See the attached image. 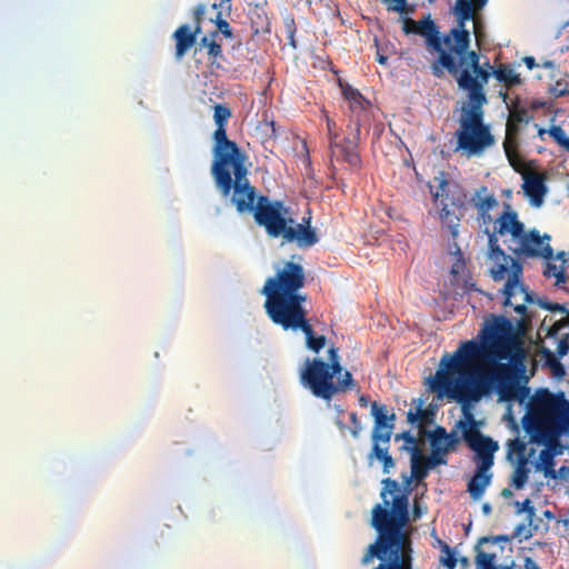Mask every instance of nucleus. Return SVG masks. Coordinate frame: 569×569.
I'll return each mask as SVG.
<instances>
[{"label": "nucleus", "instance_id": "nucleus-1", "mask_svg": "<svg viewBox=\"0 0 569 569\" xmlns=\"http://www.w3.org/2000/svg\"><path fill=\"white\" fill-rule=\"evenodd\" d=\"M511 322L491 315L480 331L481 342L467 340L445 353L431 389L467 405L496 390L499 401L525 402L530 389L520 383L525 351L511 332Z\"/></svg>", "mask_w": 569, "mask_h": 569}, {"label": "nucleus", "instance_id": "nucleus-2", "mask_svg": "<svg viewBox=\"0 0 569 569\" xmlns=\"http://www.w3.org/2000/svg\"><path fill=\"white\" fill-rule=\"evenodd\" d=\"M247 153L229 158L224 162L211 164V174L216 187L227 197L233 189L231 202L239 213L253 212L254 221L263 227L271 238H282L284 242L308 248L318 242L316 230L310 226V218L296 222L291 209L281 200H271L267 196L257 197L256 188L247 178Z\"/></svg>", "mask_w": 569, "mask_h": 569}, {"label": "nucleus", "instance_id": "nucleus-3", "mask_svg": "<svg viewBox=\"0 0 569 569\" xmlns=\"http://www.w3.org/2000/svg\"><path fill=\"white\" fill-rule=\"evenodd\" d=\"M483 232L488 236L487 257L493 263L490 269L491 278L495 281L507 278L501 289L505 296L503 303L513 307L517 313L525 316L526 303L532 302V297L521 282L522 264L500 248L498 238L510 234L512 239L519 241V247L511 249L515 254L528 258L542 257L545 260L553 259V250L548 242L551 238L547 233L540 236L536 229L526 232L525 224L509 206H506V210L496 219L492 230L487 228Z\"/></svg>", "mask_w": 569, "mask_h": 569}, {"label": "nucleus", "instance_id": "nucleus-4", "mask_svg": "<svg viewBox=\"0 0 569 569\" xmlns=\"http://www.w3.org/2000/svg\"><path fill=\"white\" fill-rule=\"evenodd\" d=\"M381 483L382 502L373 506L370 520L378 536L360 562L368 566L377 558L380 562L373 569H412V542L403 530L408 522L407 496L397 493L396 481L383 479Z\"/></svg>", "mask_w": 569, "mask_h": 569}, {"label": "nucleus", "instance_id": "nucleus-5", "mask_svg": "<svg viewBox=\"0 0 569 569\" xmlns=\"http://www.w3.org/2000/svg\"><path fill=\"white\" fill-rule=\"evenodd\" d=\"M296 258L301 260L292 256L291 260L274 266V274L266 280L260 291L266 297V313L273 323L306 310L307 296L300 293L306 284V270Z\"/></svg>", "mask_w": 569, "mask_h": 569}, {"label": "nucleus", "instance_id": "nucleus-6", "mask_svg": "<svg viewBox=\"0 0 569 569\" xmlns=\"http://www.w3.org/2000/svg\"><path fill=\"white\" fill-rule=\"evenodd\" d=\"M438 59L431 64L432 74L437 78L447 70L457 81L458 88L467 92V97H487L485 86L491 72L480 64V54L475 50H457L456 42L441 46Z\"/></svg>", "mask_w": 569, "mask_h": 569}, {"label": "nucleus", "instance_id": "nucleus-7", "mask_svg": "<svg viewBox=\"0 0 569 569\" xmlns=\"http://www.w3.org/2000/svg\"><path fill=\"white\" fill-rule=\"evenodd\" d=\"M569 420V401L563 393L543 389L530 399L522 419L523 429L532 443L541 445L559 433Z\"/></svg>", "mask_w": 569, "mask_h": 569}, {"label": "nucleus", "instance_id": "nucleus-8", "mask_svg": "<svg viewBox=\"0 0 569 569\" xmlns=\"http://www.w3.org/2000/svg\"><path fill=\"white\" fill-rule=\"evenodd\" d=\"M487 103V97H467L461 103L459 129L456 132L457 150L468 156H479L495 143V138L483 121V107Z\"/></svg>", "mask_w": 569, "mask_h": 569}, {"label": "nucleus", "instance_id": "nucleus-9", "mask_svg": "<svg viewBox=\"0 0 569 569\" xmlns=\"http://www.w3.org/2000/svg\"><path fill=\"white\" fill-rule=\"evenodd\" d=\"M431 453L427 456L423 452L422 443L417 440L410 432H403L396 436V440L403 439L405 443L400 447L410 456V462H446L445 456L456 449L459 438L455 433H447L443 427L436 429L428 435Z\"/></svg>", "mask_w": 569, "mask_h": 569}, {"label": "nucleus", "instance_id": "nucleus-10", "mask_svg": "<svg viewBox=\"0 0 569 569\" xmlns=\"http://www.w3.org/2000/svg\"><path fill=\"white\" fill-rule=\"evenodd\" d=\"M371 415L375 420L372 430V450L369 459L376 458L380 462H393L388 453L389 443L395 428L396 415L389 412L388 407L373 401L371 403Z\"/></svg>", "mask_w": 569, "mask_h": 569}, {"label": "nucleus", "instance_id": "nucleus-11", "mask_svg": "<svg viewBox=\"0 0 569 569\" xmlns=\"http://www.w3.org/2000/svg\"><path fill=\"white\" fill-rule=\"evenodd\" d=\"M359 122L360 120L358 119L355 127L347 124L348 136L329 143L330 170L332 177L337 174V169L333 164L335 161L347 163L351 170L358 171L362 167V160L358 151L361 134Z\"/></svg>", "mask_w": 569, "mask_h": 569}, {"label": "nucleus", "instance_id": "nucleus-12", "mask_svg": "<svg viewBox=\"0 0 569 569\" xmlns=\"http://www.w3.org/2000/svg\"><path fill=\"white\" fill-rule=\"evenodd\" d=\"M230 118L231 110L228 106L217 103L213 107V120L217 128L212 134V162H224L229 158L246 153L234 141L230 140L227 136V123Z\"/></svg>", "mask_w": 569, "mask_h": 569}, {"label": "nucleus", "instance_id": "nucleus-13", "mask_svg": "<svg viewBox=\"0 0 569 569\" xmlns=\"http://www.w3.org/2000/svg\"><path fill=\"white\" fill-rule=\"evenodd\" d=\"M300 381L317 398L329 401L336 395L335 381L330 377L327 362L322 359L308 358L300 372Z\"/></svg>", "mask_w": 569, "mask_h": 569}, {"label": "nucleus", "instance_id": "nucleus-14", "mask_svg": "<svg viewBox=\"0 0 569 569\" xmlns=\"http://www.w3.org/2000/svg\"><path fill=\"white\" fill-rule=\"evenodd\" d=\"M470 423H462V437L468 447L476 453L478 462H493L495 452L499 446L491 438L483 436L475 426L471 415H469Z\"/></svg>", "mask_w": 569, "mask_h": 569}, {"label": "nucleus", "instance_id": "nucleus-15", "mask_svg": "<svg viewBox=\"0 0 569 569\" xmlns=\"http://www.w3.org/2000/svg\"><path fill=\"white\" fill-rule=\"evenodd\" d=\"M477 10L476 4L468 0H458L456 2L455 13L458 18V26L442 37L445 44H449L453 40L456 49L459 51L470 47V32L465 28V22L472 19Z\"/></svg>", "mask_w": 569, "mask_h": 569}, {"label": "nucleus", "instance_id": "nucleus-16", "mask_svg": "<svg viewBox=\"0 0 569 569\" xmlns=\"http://www.w3.org/2000/svg\"><path fill=\"white\" fill-rule=\"evenodd\" d=\"M402 30L406 34H419L426 39L427 47L438 52L443 46V39L440 36L439 28L431 19L430 14L419 21L409 17L402 18Z\"/></svg>", "mask_w": 569, "mask_h": 569}, {"label": "nucleus", "instance_id": "nucleus-17", "mask_svg": "<svg viewBox=\"0 0 569 569\" xmlns=\"http://www.w3.org/2000/svg\"><path fill=\"white\" fill-rule=\"evenodd\" d=\"M531 117L527 109L515 108L510 112V117L507 122V133L503 141V149L510 164L519 171L518 167V153H517V134L519 132V123L529 122Z\"/></svg>", "mask_w": 569, "mask_h": 569}, {"label": "nucleus", "instance_id": "nucleus-18", "mask_svg": "<svg viewBox=\"0 0 569 569\" xmlns=\"http://www.w3.org/2000/svg\"><path fill=\"white\" fill-rule=\"evenodd\" d=\"M277 326H280L283 330H301L305 333L306 337V346L311 351L318 353L327 342V339L325 336H316L315 331L309 323V320L307 318V311H301L297 315H293L282 321H279L276 323Z\"/></svg>", "mask_w": 569, "mask_h": 569}, {"label": "nucleus", "instance_id": "nucleus-19", "mask_svg": "<svg viewBox=\"0 0 569 569\" xmlns=\"http://www.w3.org/2000/svg\"><path fill=\"white\" fill-rule=\"evenodd\" d=\"M470 203L477 210V220L478 222L485 227V230L489 228L491 223H496L490 211L497 209L499 207V200L491 192L488 187L481 186L475 190L470 198Z\"/></svg>", "mask_w": 569, "mask_h": 569}, {"label": "nucleus", "instance_id": "nucleus-20", "mask_svg": "<svg viewBox=\"0 0 569 569\" xmlns=\"http://www.w3.org/2000/svg\"><path fill=\"white\" fill-rule=\"evenodd\" d=\"M438 181L437 191L433 192V199L439 202L441 207H452L455 209H462L467 201V193L456 182H451L446 179L445 174L441 173L437 177Z\"/></svg>", "mask_w": 569, "mask_h": 569}, {"label": "nucleus", "instance_id": "nucleus-21", "mask_svg": "<svg viewBox=\"0 0 569 569\" xmlns=\"http://www.w3.org/2000/svg\"><path fill=\"white\" fill-rule=\"evenodd\" d=\"M536 449L528 447V445L515 438L508 442L507 460L508 462H553V452L545 448L540 451L539 457L536 459Z\"/></svg>", "mask_w": 569, "mask_h": 569}, {"label": "nucleus", "instance_id": "nucleus-22", "mask_svg": "<svg viewBox=\"0 0 569 569\" xmlns=\"http://www.w3.org/2000/svg\"><path fill=\"white\" fill-rule=\"evenodd\" d=\"M522 188L526 196L529 197L532 206L540 207L542 204L543 197L547 193L543 176L536 172L523 173Z\"/></svg>", "mask_w": 569, "mask_h": 569}, {"label": "nucleus", "instance_id": "nucleus-23", "mask_svg": "<svg viewBox=\"0 0 569 569\" xmlns=\"http://www.w3.org/2000/svg\"><path fill=\"white\" fill-rule=\"evenodd\" d=\"M201 27L194 26V30H191L188 24L180 26L173 33L176 40V59L180 60L187 51L196 43L197 36L200 33Z\"/></svg>", "mask_w": 569, "mask_h": 569}, {"label": "nucleus", "instance_id": "nucleus-24", "mask_svg": "<svg viewBox=\"0 0 569 569\" xmlns=\"http://www.w3.org/2000/svg\"><path fill=\"white\" fill-rule=\"evenodd\" d=\"M478 468L475 472V475L471 477V479L468 482V492L470 493L471 498L475 500L480 499L487 487L490 485L492 479V473L490 472V468L493 465H477Z\"/></svg>", "mask_w": 569, "mask_h": 569}, {"label": "nucleus", "instance_id": "nucleus-25", "mask_svg": "<svg viewBox=\"0 0 569 569\" xmlns=\"http://www.w3.org/2000/svg\"><path fill=\"white\" fill-rule=\"evenodd\" d=\"M248 17L250 19L251 30L253 36L270 32V19L266 12V8L248 9Z\"/></svg>", "mask_w": 569, "mask_h": 569}, {"label": "nucleus", "instance_id": "nucleus-26", "mask_svg": "<svg viewBox=\"0 0 569 569\" xmlns=\"http://www.w3.org/2000/svg\"><path fill=\"white\" fill-rule=\"evenodd\" d=\"M370 102L362 96L359 100H352L349 102L350 118L349 123L355 127L356 121L360 120V128L369 121V109Z\"/></svg>", "mask_w": 569, "mask_h": 569}, {"label": "nucleus", "instance_id": "nucleus-27", "mask_svg": "<svg viewBox=\"0 0 569 569\" xmlns=\"http://www.w3.org/2000/svg\"><path fill=\"white\" fill-rule=\"evenodd\" d=\"M493 76L507 88H512L522 83L520 74L517 73L513 67L509 63H500L497 66V68L493 69Z\"/></svg>", "mask_w": 569, "mask_h": 569}, {"label": "nucleus", "instance_id": "nucleus-28", "mask_svg": "<svg viewBox=\"0 0 569 569\" xmlns=\"http://www.w3.org/2000/svg\"><path fill=\"white\" fill-rule=\"evenodd\" d=\"M439 465H411V475L409 478H406V480H405L406 487H409L412 480L420 482L421 480H423L427 477L428 471L430 469H435ZM388 479L390 480V478H388ZM391 481H393V480L391 479ZM395 481L398 482L397 480H395ZM397 485H399V483H397ZM398 492L405 493L407 496V500L409 501L410 489L406 488V490H402L400 488V486H398L397 493Z\"/></svg>", "mask_w": 569, "mask_h": 569}, {"label": "nucleus", "instance_id": "nucleus-29", "mask_svg": "<svg viewBox=\"0 0 569 569\" xmlns=\"http://www.w3.org/2000/svg\"><path fill=\"white\" fill-rule=\"evenodd\" d=\"M439 217L441 223L450 230V233L453 238L458 236V227L460 224V216L456 213L455 210H451L449 207H441Z\"/></svg>", "mask_w": 569, "mask_h": 569}, {"label": "nucleus", "instance_id": "nucleus-30", "mask_svg": "<svg viewBox=\"0 0 569 569\" xmlns=\"http://www.w3.org/2000/svg\"><path fill=\"white\" fill-rule=\"evenodd\" d=\"M536 471H543L546 477L558 479L569 485V466L561 465L559 470H555L556 465H533Z\"/></svg>", "mask_w": 569, "mask_h": 569}, {"label": "nucleus", "instance_id": "nucleus-31", "mask_svg": "<svg viewBox=\"0 0 569 569\" xmlns=\"http://www.w3.org/2000/svg\"><path fill=\"white\" fill-rule=\"evenodd\" d=\"M543 276L548 279L555 278L556 284L559 287L567 282L565 267L562 264H557L552 259L546 260Z\"/></svg>", "mask_w": 569, "mask_h": 569}, {"label": "nucleus", "instance_id": "nucleus-32", "mask_svg": "<svg viewBox=\"0 0 569 569\" xmlns=\"http://www.w3.org/2000/svg\"><path fill=\"white\" fill-rule=\"evenodd\" d=\"M515 466L516 468L510 478V486L513 487L516 490H520L526 486L531 469L528 467V465Z\"/></svg>", "mask_w": 569, "mask_h": 569}, {"label": "nucleus", "instance_id": "nucleus-33", "mask_svg": "<svg viewBox=\"0 0 569 569\" xmlns=\"http://www.w3.org/2000/svg\"><path fill=\"white\" fill-rule=\"evenodd\" d=\"M327 367L332 380L335 376H339L343 371V368L340 363L339 349L335 346H331L328 350Z\"/></svg>", "mask_w": 569, "mask_h": 569}, {"label": "nucleus", "instance_id": "nucleus-34", "mask_svg": "<svg viewBox=\"0 0 569 569\" xmlns=\"http://www.w3.org/2000/svg\"><path fill=\"white\" fill-rule=\"evenodd\" d=\"M476 565L479 569H495V560L496 555L495 553H488L485 552L480 547L479 543L476 546Z\"/></svg>", "mask_w": 569, "mask_h": 569}, {"label": "nucleus", "instance_id": "nucleus-35", "mask_svg": "<svg viewBox=\"0 0 569 569\" xmlns=\"http://www.w3.org/2000/svg\"><path fill=\"white\" fill-rule=\"evenodd\" d=\"M439 542V546L441 548V552L443 553L441 557H440V562L447 568V569H456V566H457V558H456V555H455V551L452 550V548L446 543L445 541L442 540H438Z\"/></svg>", "mask_w": 569, "mask_h": 569}, {"label": "nucleus", "instance_id": "nucleus-36", "mask_svg": "<svg viewBox=\"0 0 569 569\" xmlns=\"http://www.w3.org/2000/svg\"><path fill=\"white\" fill-rule=\"evenodd\" d=\"M336 388V395L339 392H346L348 390H355L357 388V383L355 382L352 375L345 370L341 375H339L338 381L333 383Z\"/></svg>", "mask_w": 569, "mask_h": 569}, {"label": "nucleus", "instance_id": "nucleus-37", "mask_svg": "<svg viewBox=\"0 0 569 569\" xmlns=\"http://www.w3.org/2000/svg\"><path fill=\"white\" fill-rule=\"evenodd\" d=\"M388 11L398 12L400 14H408L413 12V8L407 6L408 0H381Z\"/></svg>", "mask_w": 569, "mask_h": 569}, {"label": "nucleus", "instance_id": "nucleus-38", "mask_svg": "<svg viewBox=\"0 0 569 569\" xmlns=\"http://www.w3.org/2000/svg\"><path fill=\"white\" fill-rule=\"evenodd\" d=\"M200 44L208 49V54L212 59V62H214L217 58L222 57L221 46L216 40L203 37Z\"/></svg>", "mask_w": 569, "mask_h": 569}, {"label": "nucleus", "instance_id": "nucleus-39", "mask_svg": "<svg viewBox=\"0 0 569 569\" xmlns=\"http://www.w3.org/2000/svg\"><path fill=\"white\" fill-rule=\"evenodd\" d=\"M550 137L563 149L569 152V137H567L565 130L559 126H552L549 129Z\"/></svg>", "mask_w": 569, "mask_h": 569}, {"label": "nucleus", "instance_id": "nucleus-40", "mask_svg": "<svg viewBox=\"0 0 569 569\" xmlns=\"http://www.w3.org/2000/svg\"><path fill=\"white\" fill-rule=\"evenodd\" d=\"M214 21L218 31L212 32L211 37H216L218 32H221L224 38H232L233 34L230 24L226 19H222V13L220 11L217 13Z\"/></svg>", "mask_w": 569, "mask_h": 569}, {"label": "nucleus", "instance_id": "nucleus-41", "mask_svg": "<svg viewBox=\"0 0 569 569\" xmlns=\"http://www.w3.org/2000/svg\"><path fill=\"white\" fill-rule=\"evenodd\" d=\"M516 506L518 508L517 509L518 513H521V512L527 513V519H528L529 526H532V521H533V517H535V508L531 503V500L527 498L521 503L517 502Z\"/></svg>", "mask_w": 569, "mask_h": 569}, {"label": "nucleus", "instance_id": "nucleus-42", "mask_svg": "<svg viewBox=\"0 0 569 569\" xmlns=\"http://www.w3.org/2000/svg\"><path fill=\"white\" fill-rule=\"evenodd\" d=\"M284 29H286V33H287L288 43L291 47L296 48L297 44H296V40H295V33L297 31V28H296V22H295L293 18L287 17L284 19Z\"/></svg>", "mask_w": 569, "mask_h": 569}, {"label": "nucleus", "instance_id": "nucleus-43", "mask_svg": "<svg viewBox=\"0 0 569 569\" xmlns=\"http://www.w3.org/2000/svg\"><path fill=\"white\" fill-rule=\"evenodd\" d=\"M325 119L327 123V136L329 143L341 138L337 131V123L327 114V112H325Z\"/></svg>", "mask_w": 569, "mask_h": 569}, {"label": "nucleus", "instance_id": "nucleus-44", "mask_svg": "<svg viewBox=\"0 0 569 569\" xmlns=\"http://www.w3.org/2000/svg\"><path fill=\"white\" fill-rule=\"evenodd\" d=\"M341 90L343 98L348 101V103L352 100H359L362 97L360 91L358 89L352 88L350 84H341Z\"/></svg>", "mask_w": 569, "mask_h": 569}, {"label": "nucleus", "instance_id": "nucleus-45", "mask_svg": "<svg viewBox=\"0 0 569 569\" xmlns=\"http://www.w3.org/2000/svg\"><path fill=\"white\" fill-rule=\"evenodd\" d=\"M548 363L555 377L561 378L565 376L566 371L563 366L551 353H549Z\"/></svg>", "mask_w": 569, "mask_h": 569}, {"label": "nucleus", "instance_id": "nucleus-46", "mask_svg": "<svg viewBox=\"0 0 569 569\" xmlns=\"http://www.w3.org/2000/svg\"><path fill=\"white\" fill-rule=\"evenodd\" d=\"M428 417V412L426 410H421L420 408L417 410V412L409 411L408 412V421L411 423H415L416 421H426Z\"/></svg>", "mask_w": 569, "mask_h": 569}, {"label": "nucleus", "instance_id": "nucleus-47", "mask_svg": "<svg viewBox=\"0 0 569 569\" xmlns=\"http://www.w3.org/2000/svg\"><path fill=\"white\" fill-rule=\"evenodd\" d=\"M349 418L351 422V433L355 438H357L362 429L361 423L356 412H351Z\"/></svg>", "mask_w": 569, "mask_h": 569}, {"label": "nucleus", "instance_id": "nucleus-48", "mask_svg": "<svg viewBox=\"0 0 569 569\" xmlns=\"http://www.w3.org/2000/svg\"><path fill=\"white\" fill-rule=\"evenodd\" d=\"M569 352V333L561 338L557 346V353L562 357Z\"/></svg>", "mask_w": 569, "mask_h": 569}, {"label": "nucleus", "instance_id": "nucleus-49", "mask_svg": "<svg viewBox=\"0 0 569 569\" xmlns=\"http://www.w3.org/2000/svg\"><path fill=\"white\" fill-rule=\"evenodd\" d=\"M569 326V318L566 317L559 321H556L550 328V336H557L565 327Z\"/></svg>", "mask_w": 569, "mask_h": 569}, {"label": "nucleus", "instance_id": "nucleus-50", "mask_svg": "<svg viewBox=\"0 0 569 569\" xmlns=\"http://www.w3.org/2000/svg\"><path fill=\"white\" fill-rule=\"evenodd\" d=\"M206 13V6L204 4H198L193 10V18H194V26L201 27V21L203 19V16Z\"/></svg>", "mask_w": 569, "mask_h": 569}, {"label": "nucleus", "instance_id": "nucleus-51", "mask_svg": "<svg viewBox=\"0 0 569 569\" xmlns=\"http://www.w3.org/2000/svg\"><path fill=\"white\" fill-rule=\"evenodd\" d=\"M539 305L545 308L546 310L550 311H560L561 313H567V309L559 305V303H551V302H539Z\"/></svg>", "mask_w": 569, "mask_h": 569}, {"label": "nucleus", "instance_id": "nucleus-52", "mask_svg": "<svg viewBox=\"0 0 569 569\" xmlns=\"http://www.w3.org/2000/svg\"><path fill=\"white\" fill-rule=\"evenodd\" d=\"M539 305L545 308L546 310L550 311H560L561 313H567V309L559 305V303H551V302H539Z\"/></svg>", "mask_w": 569, "mask_h": 569}, {"label": "nucleus", "instance_id": "nucleus-53", "mask_svg": "<svg viewBox=\"0 0 569 569\" xmlns=\"http://www.w3.org/2000/svg\"><path fill=\"white\" fill-rule=\"evenodd\" d=\"M489 541H492V542H498V541H505V542H508V541H510V537H509V536H506V535H500V536H497V537H493V538H490V537H482V538H480V540H479V545H481V543H486V542H489Z\"/></svg>", "mask_w": 569, "mask_h": 569}, {"label": "nucleus", "instance_id": "nucleus-54", "mask_svg": "<svg viewBox=\"0 0 569 569\" xmlns=\"http://www.w3.org/2000/svg\"><path fill=\"white\" fill-rule=\"evenodd\" d=\"M248 8H266L268 4V0H246Z\"/></svg>", "mask_w": 569, "mask_h": 569}, {"label": "nucleus", "instance_id": "nucleus-55", "mask_svg": "<svg viewBox=\"0 0 569 569\" xmlns=\"http://www.w3.org/2000/svg\"><path fill=\"white\" fill-rule=\"evenodd\" d=\"M522 569H540V567L531 557H526Z\"/></svg>", "mask_w": 569, "mask_h": 569}, {"label": "nucleus", "instance_id": "nucleus-56", "mask_svg": "<svg viewBox=\"0 0 569 569\" xmlns=\"http://www.w3.org/2000/svg\"><path fill=\"white\" fill-rule=\"evenodd\" d=\"M523 62L527 66V68L529 70H532L535 67H537L538 64L536 63V59L531 56H527L523 58Z\"/></svg>", "mask_w": 569, "mask_h": 569}, {"label": "nucleus", "instance_id": "nucleus-57", "mask_svg": "<svg viewBox=\"0 0 569 569\" xmlns=\"http://www.w3.org/2000/svg\"><path fill=\"white\" fill-rule=\"evenodd\" d=\"M217 7H218V4H217V3H213V4H212V8H214V9H216ZM219 7H220L221 9L227 10V11L229 12V11L231 10V0H220V2H219Z\"/></svg>", "mask_w": 569, "mask_h": 569}, {"label": "nucleus", "instance_id": "nucleus-58", "mask_svg": "<svg viewBox=\"0 0 569 569\" xmlns=\"http://www.w3.org/2000/svg\"><path fill=\"white\" fill-rule=\"evenodd\" d=\"M553 91L557 93V96H563L568 93L569 91L566 88H560V83L558 82Z\"/></svg>", "mask_w": 569, "mask_h": 569}, {"label": "nucleus", "instance_id": "nucleus-59", "mask_svg": "<svg viewBox=\"0 0 569 569\" xmlns=\"http://www.w3.org/2000/svg\"><path fill=\"white\" fill-rule=\"evenodd\" d=\"M556 260L560 261L559 264H562L565 267V263H566V252L561 251V252H558L557 256H556Z\"/></svg>", "mask_w": 569, "mask_h": 569}, {"label": "nucleus", "instance_id": "nucleus-60", "mask_svg": "<svg viewBox=\"0 0 569 569\" xmlns=\"http://www.w3.org/2000/svg\"><path fill=\"white\" fill-rule=\"evenodd\" d=\"M526 529L525 525H519L516 527L513 537H519L522 535V531Z\"/></svg>", "mask_w": 569, "mask_h": 569}, {"label": "nucleus", "instance_id": "nucleus-61", "mask_svg": "<svg viewBox=\"0 0 569 569\" xmlns=\"http://www.w3.org/2000/svg\"><path fill=\"white\" fill-rule=\"evenodd\" d=\"M541 67L546 69H552L555 67V63L551 60H546L542 62Z\"/></svg>", "mask_w": 569, "mask_h": 569}, {"label": "nucleus", "instance_id": "nucleus-62", "mask_svg": "<svg viewBox=\"0 0 569 569\" xmlns=\"http://www.w3.org/2000/svg\"><path fill=\"white\" fill-rule=\"evenodd\" d=\"M377 61L380 63V64H386L387 61H388V57L383 56V54H378L377 57Z\"/></svg>", "mask_w": 569, "mask_h": 569}, {"label": "nucleus", "instance_id": "nucleus-63", "mask_svg": "<svg viewBox=\"0 0 569 569\" xmlns=\"http://www.w3.org/2000/svg\"><path fill=\"white\" fill-rule=\"evenodd\" d=\"M501 496L505 497V498H509L512 496V491L511 489L509 488H505L502 491H501Z\"/></svg>", "mask_w": 569, "mask_h": 569}, {"label": "nucleus", "instance_id": "nucleus-64", "mask_svg": "<svg viewBox=\"0 0 569 569\" xmlns=\"http://www.w3.org/2000/svg\"><path fill=\"white\" fill-rule=\"evenodd\" d=\"M482 511H483V513H485V515H490V512H491V506H490L489 503H485V505L482 506Z\"/></svg>", "mask_w": 569, "mask_h": 569}]
</instances>
